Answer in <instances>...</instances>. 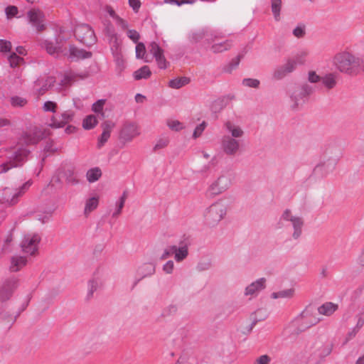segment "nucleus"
Segmentation results:
<instances>
[{
    "label": "nucleus",
    "instance_id": "nucleus-59",
    "mask_svg": "<svg viewBox=\"0 0 364 364\" xmlns=\"http://www.w3.org/2000/svg\"><path fill=\"white\" fill-rule=\"evenodd\" d=\"M168 142L169 141L168 139H159L154 146V149L158 150L163 149L168 145Z\"/></svg>",
    "mask_w": 364,
    "mask_h": 364
},
{
    "label": "nucleus",
    "instance_id": "nucleus-58",
    "mask_svg": "<svg viewBox=\"0 0 364 364\" xmlns=\"http://www.w3.org/2000/svg\"><path fill=\"white\" fill-rule=\"evenodd\" d=\"M271 361V358L267 355H262L257 358L254 364H269Z\"/></svg>",
    "mask_w": 364,
    "mask_h": 364
},
{
    "label": "nucleus",
    "instance_id": "nucleus-25",
    "mask_svg": "<svg viewBox=\"0 0 364 364\" xmlns=\"http://www.w3.org/2000/svg\"><path fill=\"white\" fill-rule=\"evenodd\" d=\"M212 42L213 44L210 47V50L214 53H220L228 50L232 46V41L230 40H226L223 42H214V40H212Z\"/></svg>",
    "mask_w": 364,
    "mask_h": 364
},
{
    "label": "nucleus",
    "instance_id": "nucleus-61",
    "mask_svg": "<svg viewBox=\"0 0 364 364\" xmlns=\"http://www.w3.org/2000/svg\"><path fill=\"white\" fill-rule=\"evenodd\" d=\"M127 36L134 43H137L138 40L139 39V34L135 30H129L127 31Z\"/></svg>",
    "mask_w": 364,
    "mask_h": 364
},
{
    "label": "nucleus",
    "instance_id": "nucleus-11",
    "mask_svg": "<svg viewBox=\"0 0 364 364\" xmlns=\"http://www.w3.org/2000/svg\"><path fill=\"white\" fill-rule=\"evenodd\" d=\"M220 148L225 155L234 156L240 149V143L237 139L231 138L230 135H224L220 139Z\"/></svg>",
    "mask_w": 364,
    "mask_h": 364
},
{
    "label": "nucleus",
    "instance_id": "nucleus-23",
    "mask_svg": "<svg viewBox=\"0 0 364 364\" xmlns=\"http://www.w3.org/2000/svg\"><path fill=\"white\" fill-rule=\"evenodd\" d=\"M155 264L153 262H146L142 264L137 269V274L141 278L150 277L155 273Z\"/></svg>",
    "mask_w": 364,
    "mask_h": 364
},
{
    "label": "nucleus",
    "instance_id": "nucleus-47",
    "mask_svg": "<svg viewBox=\"0 0 364 364\" xmlns=\"http://www.w3.org/2000/svg\"><path fill=\"white\" fill-rule=\"evenodd\" d=\"M27 100L21 97L14 96L11 98V104L14 107H23L26 105Z\"/></svg>",
    "mask_w": 364,
    "mask_h": 364
},
{
    "label": "nucleus",
    "instance_id": "nucleus-33",
    "mask_svg": "<svg viewBox=\"0 0 364 364\" xmlns=\"http://www.w3.org/2000/svg\"><path fill=\"white\" fill-rule=\"evenodd\" d=\"M294 289L291 288L273 292L271 297L273 299H291L294 296Z\"/></svg>",
    "mask_w": 364,
    "mask_h": 364
},
{
    "label": "nucleus",
    "instance_id": "nucleus-34",
    "mask_svg": "<svg viewBox=\"0 0 364 364\" xmlns=\"http://www.w3.org/2000/svg\"><path fill=\"white\" fill-rule=\"evenodd\" d=\"M208 31L207 28H201L192 32L189 36V38L192 42L197 43L206 37L208 36Z\"/></svg>",
    "mask_w": 364,
    "mask_h": 364
},
{
    "label": "nucleus",
    "instance_id": "nucleus-6",
    "mask_svg": "<svg viewBox=\"0 0 364 364\" xmlns=\"http://www.w3.org/2000/svg\"><path fill=\"white\" fill-rule=\"evenodd\" d=\"M314 91V87L309 85L308 82H304L295 87L293 90L289 91L291 106L294 108H298L303 105Z\"/></svg>",
    "mask_w": 364,
    "mask_h": 364
},
{
    "label": "nucleus",
    "instance_id": "nucleus-8",
    "mask_svg": "<svg viewBox=\"0 0 364 364\" xmlns=\"http://www.w3.org/2000/svg\"><path fill=\"white\" fill-rule=\"evenodd\" d=\"M77 39L86 46H91L95 42V36L92 28L87 24H80L75 28Z\"/></svg>",
    "mask_w": 364,
    "mask_h": 364
},
{
    "label": "nucleus",
    "instance_id": "nucleus-57",
    "mask_svg": "<svg viewBox=\"0 0 364 364\" xmlns=\"http://www.w3.org/2000/svg\"><path fill=\"white\" fill-rule=\"evenodd\" d=\"M174 269V263L172 260H168L163 266V270L166 274H171Z\"/></svg>",
    "mask_w": 364,
    "mask_h": 364
},
{
    "label": "nucleus",
    "instance_id": "nucleus-24",
    "mask_svg": "<svg viewBox=\"0 0 364 364\" xmlns=\"http://www.w3.org/2000/svg\"><path fill=\"white\" fill-rule=\"evenodd\" d=\"M171 252L174 253V259L176 262H180L184 260L188 255V247L187 245H183L179 247L172 246Z\"/></svg>",
    "mask_w": 364,
    "mask_h": 364
},
{
    "label": "nucleus",
    "instance_id": "nucleus-56",
    "mask_svg": "<svg viewBox=\"0 0 364 364\" xmlns=\"http://www.w3.org/2000/svg\"><path fill=\"white\" fill-rule=\"evenodd\" d=\"M293 34L295 37L299 38L305 35V27L304 26H298L293 30Z\"/></svg>",
    "mask_w": 364,
    "mask_h": 364
},
{
    "label": "nucleus",
    "instance_id": "nucleus-54",
    "mask_svg": "<svg viewBox=\"0 0 364 364\" xmlns=\"http://www.w3.org/2000/svg\"><path fill=\"white\" fill-rule=\"evenodd\" d=\"M196 2V0H164V3L176 4L177 6H181L184 4H193Z\"/></svg>",
    "mask_w": 364,
    "mask_h": 364
},
{
    "label": "nucleus",
    "instance_id": "nucleus-17",
    "mask_svg": "<svg viewBox=\"0 0 364 364\" xmlns=\"http://www.w3.org/2000/svg\"><path fill=\"white\" fill-rule=\"evenodd\" d=\"M140 134L139 126L135 123H127L123 127L120 136L125 141H131Z\"/></svg>",
    "mask_w": 364,
    "mask_h": 364
},
{
    "label": "nucleus",
    "instance_id": "nucleus-48",
    "mask_svg": "<svg viewBox=\"0 0 364 364\" xmlns=\"http://www.w3.org/2000/svg\"><path fill=\"white\" fill-rule=\"evenodd\" d=\"M206 127L207 123L205 121L202 122L200 124H198L193 131V138L197 139L200 137L202 135Z\"/></svg>",
    "mask_w": 364,
    "mask_h": 364
},
{
    "label": "nucleus",
    "instance_id": "nucleus-14",
    "mask_svg": "<svg viewBox=\"0 0 364 364\" xmlns=\"http://www.w3.org/2000/svg\"><path fill=\"white\" fill-rule=\"evenodd\" d=\"M55 81V78L51 76L40 77L35 81L33 90L37 95H43L53 85Z\"/></svg>",
    "mask_w": 364,
    "mask_h": 364
},
{
    "label": "nucleus",
    "instance_id": "nucleus-46",
    "mask_svg": "<svg viewBox=\"0 0 364 364\" xmlns=\"http://www.w3.org/2000/svg\"><path fill=\"white\" fill-rule=\"evenodd\" d=\"M146 48L143 43H138L136 46V57L138 59H145Z\"/></svg>",
    "mask_w": 364,
    "mask_h": 364
},
{
    "label": "nucleus",
    "instance_id": "nucleus-5",
    "mask_svg": "<svg viewBox=\"0 0 364 364\" xmlns=\"http://www.w3.org/2000/svg\"><path fill=\"white\" fill-rule=\"evenodd\" d=\"M232 185V176L228 172L222 173L207 188L205 196L213 198L227 191Z\"/></svg>",
    "mask_w": 364,
    "mask_h": 364
},
{
    "label": "nucleus",
    "instance_id": "nucleus-63",
    "mask_svg": "<svg viewBox=\"0 0 364 364\" xmlns=\"http://www.w3.org/2000/svg\"><path fill=\"white\" fill-rule=\"evenodd\" d=\"M357 264L361 267H364V248L361 250L356 259Z\"/></svg>",
    "mask_w": 364,
    "mask_h": 364
},
{
    "label": "nucleus",
    "instance_id": "nucleus-41",
    "mask_svg": "<svg viewBox=\"0 0 364 364\" xmlns=\"http://www.w3.org/2000/svg\"><path fill=\"white\" fill-rule=\"evenodd\" d=\"M65 180L70 185H76L79 182L78 175L73 170H68L65 173Z\"/></svg>",
    "mask_w": 364,
    "mask_h": 364
},
{
    "label": "nucleus",
    "instance_id": "nucleus-36",
    "mask_svg": "<svg viewBox=\"0 0 364 364\" xmlns=\"http://www.w3.org/2000/svg\"><path fill=\"white\" fill-rule=\"evenodd\" d=\"M102 286L100 281L97 279L90 280L87 286V297L88 299L92 297L94 292L98 290Z\"/></svg>",
    "mask_w": 364,
    "mask_h": 364
},
{
    "label": "nucleus",
    "instance_id": "nucleus-60",
    "mask_svg": "<svg viewBox=\"0 0 364 364\" xmlns=\"http://www.w3.org/2000/svg\"><path fill=\"white\" fill-rule=\"evenodd\" d=\"M129 5L134 12H138L141 7L140 0H129Z\"/></svg>",
    "mask_w": 364,
    "mask_h": 364
},
{
    "label": "nucleus",
    "instance_id": "nucleus-7",
    "mask_svg": "<svg viewBox=\"0 0 364 364\" xmlns=\"http://www.w3.org/2000/svg\"><path fill=\"white\" fill-rule=\"evenodd\" d=\"M32 181H28L19 188L6 187L3 189L0 200L9 205H14L18 202V197L21 196L31 186Z\"/></svg>",
    "mask_w": 364,
    "mask_h": 364
},
{
    "label": "nucleus",
    "instance_id": "nucleus-55",
    "mask_svg": "<svg viewBox=\"0 0 364 364\" xmlns=\"http://www.w3.org/2000/svg\"><path fill=\"white\" fill-rule=\"evenodd\" d=\"M287 74L293 72L296 68V63L294 60H288L285 64L282 65Z\"/></svg>",
    "mask_w": 364,
    "mask_h": 364
},
{
    "label": "nucleus",
    "instance_id": "nucleus-42",
    "mask_svg": "<svg viewBox=\"0 0 364 364\" xmlns=\"http://www.w3.org/2000/svg\"><path fill=\"white\" fill-rule=\"evenodd\" d=\"M166 125L170 129L175 132H179L185 128L183 123L176 119H168Z\"/></svg>",
    "mask_w": 364,
    "mask_h": 364
},
{
    "label": "nucleus",
    "instance_id": "nucleus-21",
    "mask_svg": "<svg viewBox=\"0 0 364 364\" xmlns=\"http://www.w3.org/2000/svg\"><path fill=\"white\" fill-rule=\"evenodd\" d=\"M114 126V123H112V122H109V121L105 122L102 124V133L100 135V136L99 137L98 141H97V147L99 149L105 145V144L109 138L110 137V133H111V131L113 129Z\"/></svg>",
    "mask_w": 364,
    "mask_h": 364
},
{
    "label": "nucleus",
    "instance_id": "nucleus-13",
    "mask_svg": "<svg viewBox=\"0 0 364 364\" xmlns=\"http://www.w3.org/2000/svg\"><path fill=\"white\" fill-rule=\"evenodd\" d=\"M75 113L73 111L66 110L60 114L59 119L53 116L47 123V126L52 129L62 128L68 123L72 122Z\"/></svg>",
    "mask_w": 364,
    "mask_h": 364
},
{
    "label": "nucleus",
    "instance_id": "nucleus-1",
    "mask_svg": "<svg viewBox=\"0 0 364 364\" xmlns=\"http://www.w3.org/2000/svg\"><path fill=\"white\" fill-rule=\"evenodd\" d=\"M319 321L320 318L316 316V310L313 308H306L284 328V336L298 335Z\"/></svg>",
    "mask_w": 364,
    "mask_h": 364
},
{
    "label": "nucleus",
    "instance_id": "nucleus-39",
    "mask_svg": "<svg viewBox=\"0 0 364 364\" xmlns=\"http://www.w3.org/2000/svg\"><path fill=\"white\" fill-rule=\"evenodd\" d=\"M189 80L187 77L176 78L170 80L168 85L169 87L173 89H179L183 86L187 85Z\"/></svg>",
    "mask_w": 364,
    "mask_h": 364
},
{
    "label": "nucleus",
    "instance_id": "nucleus-32",
    "mask_svg": "<svg viewBox=\"0 0 364 364\" xmlns=\"http://www.w3.org/2000/svg\"><path fill=\"white\" fill-rule=\"evenodd\" d=\"M321 81L323 86L328 90L333 88L336 85V75L333 73H328L321 77Z\"/></svg>",
    "mask_w": 364,
    "mask_h": 364
},
{
    "label": "nucleus",
    "instance_id": "nucleus-22",
    "mask_svg": "<svg viewBox=\"0 0 364 364\" xmlns=\"http://www.w3.org/2000/svg\"><path fill=\"white\" fill-rule=\"evenodd\" d=\"M114 43L111 46L112 55L114 58V61L118 66L123 67L124 60L122 53L120 43L118 42L115 35H113Z\"/></svg>",
    "mask_w": 364,
    "mask_h": 364
},
{
    "label": "nucleus",
    "instance_id": "nucleus-44",
    "mask_svg": "<svg viewBox=\"0 0 364 364\" xmlns=\"http://www.w3.org/2000/svg\"><path fill=\"white\" fill-rule=\"evenodd\" d=\"M105 100H99L97 102H95L92 106V110L97 114H101L102 116H104V113L102 112L103 107L105 105Z\"/></svg>",
    "mask_w": 364,
    "mask_h": 364
},
{
    "label": "nucleus",
    "instance_id": "nucleus-35",
    "mask_svg": "<svg viewBox=\"0 0 364 364\" xmlns=\"http://www.w3.org/2000/svg\"><path fill=\"white\" fill-rule=\"evenodd\" d=\"M127 192H124L122 196L119 198V200L116 203V207L112 213L113 218H117L122 213V210L124 205L125 200L127 199Z\"/></svg>",
    "mask_w": 364,
    "mask_h": 364
},
{
    "label": "nucleus",
    "instance_id": "nucleus-29",
    "mask_svg": "<svg viewBox=\"0 0 364 364\" xmlns=\"http://www.w3.org/2000/svg\"><path fill=\"white\" fill-rule=\"evenodd\" d=\"M338 309V306L331 302H327L318 307L316 311L318 314L329 316L332 315Z\"/></svg>",
    "mask_w": 364,
    "mask_h": 364
},
{
    "label": "nucleus",
    "instance_id": "nucleus-40",
    "mask_svg": "<svg viewBox=\"0 0 364 364\" xmlns=\"http://www.w3.org/2000/svg\"><path fill=\"white\" fill-rule=\"evenodd\" d=\"M33 134L35 135L33 137H31V136H27V138L26 139V141L27 143L36 144L40 139L49 135V133H42L40 130H36V132H33Z\"/></svg>",
    "mask_w": 364,
    "mask_h": 364
},
{
    "label": "nucleus",
    "instance_id": "nucleus-50",
    "mask_svg": "<svg viewBox=\"0 0 364 364\" xmlns=\"http://www.w3.org/2000/svg\"><path fill=\"white\" fill-rule=\"evenodd\" d=\"M287 74L284 70L282 66L276 68L272 73V77L274 80H279L284 78Z\"/></svg>",
    "mask_w": 364,
    "mask_h": 364
},
{
    "label": "nucleus",
    "instance_id": "nucleus-53",
    "mask_svg": "<svg viewBox=\"0 0 364 364\" xmlns=\"http://www.w3.org/2000/svg\"><path fill=\"white\" fill-rule=\"evenodd\" d=\"M18 8L15 6H9L5 9L7 18H11L14 16H16L18 14Z\"/></svg>",
    "mask_w": 364,
    "mask_h": 364
},
{
    "label": "nucleus",
    "instance_id": "nucleus-31",
    "mask_svg": "<svg viewBox=\"0 0 364 364\" xmlns=\"http://www.w3.org/2000/svg\"><path fill=\"white\" fill-rule=\"evenodd\" d=\"M151 75V72L147 65H144L133 73V77L136 80L147 79Z\"/></svg>",
    "mask_w": 364,
    "mask_h": 364
},
{
    "label": "nucleus",
    "instance_id": "nucleus-20",
    "mask_svg": "<svg viewBox=\"0 0 364 364\" xmlns=\"http://www.w3.org/2000/svg\"><path fill=\"white\" fill-rule=\"evenodd\" d=\"M66 55H68V58L71 60H78L90 58L92 56V53L83 49H79L74 46H70L69 48V54Z\"/></svg>",
    "mask_w": 364,
    "mask_h": 364
},
{
    "label": "nucleus",
    "instance_id": "nucleus-49",
    "mask_svg": "<svg viewBox=\"0 0 364 364\" xmlns=\"http://www.w3.org/2000/svg\"><path fill=\"white\" fill-rule=\"evenodd\" d=\"M307 80L310 83H317L321 80V77L316 71L310 70L307 73Z\"/></svg>",
    "mask_w": 364,
    "mask_h": 364
},
{
    "label": "nucleus",
    "instance_id": "nucleus-19",
    "mask_svg": "<svg viewBox=\"0 0 364 364\" xmlns=\"http://www.w3.org/2000/svg\"><path fill=\"white\" fill-rule=\"evenodd\" d=\"M223 127L231 138L237 139L243 137L245 135V132L242 127L230 120L225 122Z\"/></svg>",
    "mask_w": 364,
    "mask_h": 364
},
{
    "label": "nucleus",
    "instance_id": "nucleus-64",
    "mask_svg": "<svg viewBox=\"0 0 364 364\" xmlns=\"http://www.w3.org/2000/svg\"><path fill=\"white\" fill-rule=\"evenodd\" d=\"M177 310H178V307L176 305L171 304L168 306H167V308L166 309L165 311H167L166 314H173L176 313Z\"/></svg>",
    "mask_w": 364,
    "mask_h": 364
},
{
    "label": "nucleus",
    "instance_id": "nucleus-10",
    "mask_svg": "<svg viewBox=\"0 0 364 364\" xmlns=\"http://www.w3.org/2000/svg\"><path fill=\"white\" fill-rule=\"evenodd\" d=\"M41 237L36 233L26 235L21 243L22 251L30 255H35L38 252Z\"/></svg>",
    "mask_w": 364,
    "mask_h": 364
},
{
    "label": "nucleus",
    "instance_id": "nucleus-26",
    "mask_svg": "<svg viewBox=\"0 0 364 364\" xmlns=\"http://www.w3.org/2000/svg\"><path fill=\"white\" fill-rule=\"evenodd\" d=\"M99 205V197H91L85 200L83 213L85 217H88L90 214L97 209Z\"/></svg>",
    "mask_w": 364,
    "mask_h": 364
},
{
    "label": "nucleus",
    "instance_id": "nucleus-52",
    "mask_svg": "<svg viewBox=\"0 0 364 364\" xmlns=\"http://www.w3.org/2000/svg\"><path fill=\"white\" fill-rule=\"evenodd\" d=\"M11 49V43L6 40H0V53H9Z\"/></svg>",
    "mask_w": 364,
    "mask_h": 364
},
{
    "label": "nucleus",
    "instance_id": "nucleus-16",
    "mask_svg": "<svg viewBox=\"0 0 364 364\" xmlns=\"http://www.w3.org/2000/svg\"><path fill=\"white\" fill-rule=\"evenodd\" d=\"M149 51L156 59L157 65L161 69L167 68L168 62L166 61L164 55V50L160 48L156 42H151L149 45Z\"/></svg>",
    "mask_w": 364,
    "mask_h": 364
},
{
    "label": "nucleus",
    "instance_id": "nucleus-12",
    "mask_svg": "<svg viewBox=\"0 0 364 364\" xmlns=\"http://www.w3.org/2000/svg\"><path fill=\"white\" fill-rule=\"evenodd\" d=\"M27 18L28 23L37 31H41L44 30L45 16L42 11L38 9H31L27 12Z\"/></svg>",
    "mask_w": 364,
    "mask_h": 364
},
{
    "label": "nucleus",
    "instance_id": "nucleus-37",
    "mask_svg": "<svg viewBox=\"0 0 364 364\" xmlns=\"http://www.w3.org/2000/svg\"><path fill=\"white\" fill-rule=\"evenodd\" d=\"M102 171L99 168H91L87 171L86 176L87 179L90 183H94L97 181L101 176Z\"/></svg>",
    "mask_w": 364,
    "mask_h": 364
},
{
    "label": "nucleus",
    "instance_id": "nucleus-18",
    "mask_svg": "<svg viewBox=\"0 0 364 364\" xmlns=\"http://www.w3.org/2000/svg\"><path fill=\"white\" fill-rule=\"evenodd\" d=\"M61 43V40L58 39H56L55 42L45 40L41 43V47L50 55L58 56L59 54L63 53L64 55H66L67 53H64Z\"/></svg>",
    "mask_w": 364,
    "mask_h": 364
},
{
    "label": "nucleus",
    "instance_id": "nucleus-43",
    "mask_svg": "<svg viewBox=\"0 0 364 364\" xmlns=\"http://www.w3.org/2000/svg\"><path fill=\"white\" fill-rule=\"evenodd\" d=\"M10 66L15 68L23 63V58L18 56L16 53H11L8 57Z\"/></svg>",
    "mask_w": 364,
    "mask_h": 364
},
{
    "label": "nucleus",
    "instance_id": "nucleus-4",
    "mask_svg": "<svg viewBox=\"0 0 364 364\" xmlns=\"http://www.w3.org/2000/svg\"><path fill=\"white\" fill-rule=\"evenodd\" d=\"M290 223L292 228L291 237L294 240H298L302 235L304 226V219L302 216L294 214L289 208H286L280 215L277 223V228H282L283 223Z\"/></svg>",
    "mask_w": 364,
    "mask_h": 364
},
{
    "label": "nucleus",
    "instance_id": "nucleus-2",
    "mask_svg": "<svg viewBox=\"0 0 364 364\" xmlns=\"http://www.w3.org/2000/svg\"><path fill=\"white\" fill-rule=\"evenodd\" d=\"M333 63L340 72L350 74L362 67L363 60L349 51L343 50L335 55Z\"/></svg>",
    "mask_w": 364,
    "mask_h": 364
},
{
    "label": "nucleus",
    "instance_id": "nucleus-27",
    "mask_svg": "<svg viewBox=\"0 0 364 364\" xmlns=\"http://www.w3.org/2000/svg\"><path fill=\"white\" fill-rule=\"evenodd\" d=\"M27 259L23 256H14L11 259L10 270L11 272H18L22 267L26 266Z\"/></svg>",
    "mask_w": 364,
    "mask_h": 364
},
{
    "label": "nucleus",
    "instance_id": "nucleus-3",
    "mask_svg": "<svg viewBox=\"0 0 364 364\" xmlns=\"http://www.w3.org/2000/svg\"><path fill=\"white\" fill-rule=\"evenodd\" d=\"M228 213L225 202L219 199L208 207L203 214L205 223L209 227H215L223 220Z\"/></svg>",
    "mask_w": 364,
    "mask_h": 364
},
{
    "label": "nucleus",
    "instance_id": "nucleus-28",
    "mask_svg": "<svg viewBox=\"0 0 364 364\" xmlns=\"http://www.w3.org/2000/svg\"><path fill=\"white\" fill-rule=\"evenodd\" d=\"M15 287L16 282H14L12 286L8 284L0 288V303L4 302L11 298Z\"/></svg>",
    "mask_w": 364,
    "mask_h": 364
},
{
    "label": "nucleus",
    "instance_id": "nucleus-45",
    "mask_svg": "<svg viewBox=\"0 0 364 364\" xmlns=\"http://www.w3.org/2000/svg\"><path fill=\"white\" fill-rule=\"evenodd\" d=\"M58 105L57 103L53 101H46L44 102L43 105V110L44 112H50L53 113H55L57 111Z\"/></svg>",
    "mask_w": 364,
    "mask_h": 364
},
{
    "label": "nucleus",
    "instance_id": "nucleus-51",
    "mask_svg": "<svg viewBox=\"0 0 364 364\" xmlns=\"http://www.w3.org/2000/svg\"><path fill=\"white\" fill-rule=\"evenodd\" d=\"M259 80L257 79L245 78L242 80V85L246 87L257 88L259 85Z\"/></svg>",
    "mask_w": 364,
    "mask_h": 364
},
{
    "label": "nucleus",
    "instance_id": "nucleus-62",
    "mask_svg": "<svg viewBox=\"0 0 364 364\" xmlns=\"http://www.w3.org/2000/svg\"><path fill=\"white\" fill-rule=\"evenodd\" d=\"M210 266H211V264L210 262H200L197 264L196 268L198 271H205V270L208 269L210 267Z\"/></svg>",
    "mask_w": 364,
    "mask_h": 364
},
{
    "label": "nucleus",
    "instance_id": "nucleus-15",
    "mask_svg": "<svg viewBox=\"0 0 364 364\" xmlns=\"http://www.w3.org/2000/svg\"><path fill=\"white\" fill-rule=\"evenodd\" d=\"M265 287L266 279L264 278H259L245 287L244 294L246 296H250V298L255 297Z\"/></svg>",
    "mask_w": 364,
    "mask_h": 364
},
{
    "label": "nucleus",
    "instance_id": "nucleus-30",
    "mask_svg": "<svg viewBox=\"0 0 364 364\" xmlns=\"http://www.w3.org/2000/svg\"><path fill=\"white\" fill-rule=\"evenodd\" d=\"M271 9L276 21H279L281 19V10L282 6V0H270Z\"/></svg>",
    "mask_w": 364,
    "mask_h": 364
},
{
    "label": "nucleus",
    "instance_id": "nucleus-9",
    "mask_svg": "<svg viewBox=\"0 0 364 364\" xmlns=\"http://www.w3.org/2000/svg\"><path fill=\"white\" fill-rule=\"evenodd\" d=\"M28 153L25 149H18L9 158V161L0 165V173H6L12 168L21 166Z\"/></svg>",
    "mask_w": 364,
    "mask_h": 364
},
{
    "label": "nucleus",
    "instance_id": "nucleus-38",
    "mask_svg": "<svg viewBox=\"0 0 364 364\" xmlns=\"http://www.w3.org/2000/svg\"><path fill=\"white\" fill-rule=\"evenodd\" d=\"M98 123L97 117L95 115L90 114L87 116L83 122L82 127L85 129H93Z\"/></svg>",
    "mask_w": 364,
    "mask_h": 364
}]
</instances>
